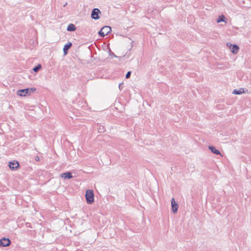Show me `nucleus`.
<instances>
[{
	"label": "nucleus",
	"instance_id": "nucleus-1",
	"mask_svg": "<svg viewBox=\"0 0 251 251\" xmlns=\"http://www.w3.org/2000/svg\"><path fill=\"white\" fill-rule=\"evenodd\" d=\"M85 198L88 204H92L94 202V195L93 190L90 189L86 190Z\"/></svg>",
	"mask_w": 251,
	"mask_h": 251
},
{
	"label": "nucleus",
	"instance_id": "nucleus-2",
	"mask_svg": "<svg viewBox=\"0 0 251 251\" xmlns=\"http://www.w3.org/2000/svg\"><path fill=\"white\" fill-rule=\"evenodd\" d=\"M34 91H35V88L21 89L17 91V95L21 97H25L27 94H30Z\"/></svg>",
	"mask_w": 251,
	"mask_h": 251
},
{
	"label": "nucleus",
	"instance_id": "nucleus-3",
	"mask_svg": "<svg viewBox=\"0 0 251 251\" xmlns=\"http://www.w3.org/2000/svg\"><path fill=\"white\" fill-rule=\"evenodd\" d=\"M111 31V28L109 26H104L99 32V34L100 37H104L107 35Z\"/></svg>",
	"mask_w": 251,
	"mask_h": 251
},
{
	"label": "nucleus",
	"instance_id": "nucleus-4",
	"mask_svg": "<svg viewBox=\"0 0 251 251\" xmlns=\"http://www.w3.org/2000/svg\"><path fill=\"white\" fill-rule=\"evenodd\" d=\"M10 243L11 242L8 238H3L0 240V246L7 247Z\"/></svg>",
	"mask_w": 251,
	"mask_h": 251
},
{
	"label": "nucleus",
	"instance_id": "nucleus-5",
	"mask_svg": "<svg viewBox=\"0 0 251 251\" xmlns=\"http://www.w3.org/2000/svg\"><path fill=\"white\" fill-rule=\"evenodd\" d=\"M171 205L172 207V210L174 213H176L178 209V205L175 201L174 198H172L171 200Z\"/></svg>",
	"mask_w": 251,
	"mask_h": 251
},
{
	"label": "nucleus",
	"instance_id": "nucleus-6",
	"mask_svg": "<svg viewBox=\"0 0 251 251\" xmlns=\"http://www.w3.org/2000/svg\"><path fill=\"white\" fill-rule=\"evenodd\" d=\"M60 177L64 179H70L73 177L71 172H66L60 174Z\"/></svg>",
	"mask_w": 251,
	"mask_h": 251
},
{
	"label": "nucleus",
	"instance_id": "nucleus-7",
	"mask_svg": "<svg viewBox=\"0 0 251 251\" xmlns=\"http://www.w3.org/2000/svg\"><path fill=\"white\" fill-rule=\"evenodd\" d=\"M19 166V164L18 161L10 162L9 163V167L11 169H16Z\"/></svg>",
	"mask_w": 251,
	"mask_h": 251
},
{
	"label": "nucleus",
	"instance_id": "nucleus-8",
	"mask_svg": "<svg viewBox=\"0 0 251 251\" xmlns=\"http://www.w3.org/2000/svg\"><path fill=\"white\" fill-rule=\"evenodd\" d=\"M208 149L211 151L212 153H213L215 154H217V155H220L221 156H222L220 151L219 150H218L217 149H216V148L214 147V146H209L208 147Z\"/></svg>",
	"mask_w": 251,
	"mask_h": 251
},
{
	"label": "nucleus",
	"instance_id": "nucleus-9",
	"mask_svg": "<svg viewBox=\"0 0 251 251\" xmlns=\"http://www.w3.org/2000/svg\"><path fill=\"white\" fill-rule=\"evenodd\" d=\"M239 47L236 45H231L230 46V50L234 54L237 53L239 50Z\"/></svg>",
	"mask_w": 251,
	"mask_h": 251
},
{
	"label": "nucleus",
	"instance_id": "nucleus-10",
	"mask_svg": "<svg viewBox=\"0 0 251 251\" xmlns=\"http://www.w3.org/2000/svg\"><path fill=\"white\" fill-rule=\"evenodd\" d=\"M72 44L71 42H68L67 44H66L63 48V51L65 55H66L69 48L72 46Z\"/></svg>",
	"mask_w": 251,
	"mask_h": 251
},
{
	"label": "nucleus",
	"instance_id": "nucleus-11",
	"mask_svg": "<svg viewBox=\"0 0 251 251\" xmlns=\"http://www.w3.org/2000/svg\"><path fill=\"white\" fill-rule=\"evenodd\" d=\"M67 30L68 31H74L76 30V28L74 24H70L67 26Z\"/></svg>",
	"mask_w": 251,
	"mask_h": 251
},
{
	"label": "nucleus",
	"instance_id": "nucleus-12",
	"mask_svg": "<svg viewBox=\"0 0 251 251\" xmlns=\"http://www.w3.org/2000/svg\"><path fill=\"white\" fill-rule=\"evenodd\" d=\"M101 14V12L98 8H95L93 10L91 16H99Z\"/></svg>",
	"mask_w": 251,
	"mask_h": 251
},
{
	"label": "nucleus",
	"instance_id": "nucleus-13",
	"mask_svg": "<svg viewBox=\"0 0 251 251\" xmlns=\"http://www.w3.org/2000/svg\"><path fill=\"white\" fill-rule=\"evenodd\" d=\"M244 93V89L241 88L239 90L235 89L233 91V94L235 95H240Z\"/></svg>",
	"mask_w": 251,
	"mask_h": 251
},
{
	"label": "nucleus",
	"instance_id": "nucleus-14",
	"mask_svg": "<svg viewBox=\"0 0 251 251\" xmlns=\"http://www.w3.org/2000/svg\"><path fill=\"white\" fill-rule=\"evenodd\" d=\"M226 17L223 16V17H219V18L216 20V22L217 23H220L221 22H226Z\"/></svg>",
	"mask_w": 251,
	"mask_h": 251
},
{
	"label": "nucleus",
	"instance_id": "nucleus-15",
	"mask_svg": "<svg viewBox=\"0 0 251 251\" xmlns=\"http://www.w3.org/2000/svg\"><path fill=\"white\" fill-rule=\"evenodd\" d=\"M41 65L40 64H38L33 69V70L35 72H37L39 70V69H41Z\"/></svg>",
	"mask_w": 251,
	"mask_h": 251
},
{
	"label": "nucleus",
	"instance_id": "nucleus-16",
	"mask_svg": "<svg viewBox=\"0 0 251 251\" xmlns=\"http://www.w3.org/2000/svg\"><path fill=\"white\" fill-rule=\"evenodd\" d=\"M130 75H131V72L129 71L126 73V78H128L130 76Z\"/></svg>",
	"mask_w": 251,
	"mask_h": 251
},
{
	"label": "nucleus",
	"instance_id": "nucleus-17",
	"mask_svg": "<svg viewBox=\"0 0 251 251\" xmlns=\"http://www.w3.org/2000/svg\"><path fill=\"white\" fill-rule=\"evenodd\" d=\"M92 19L95 20H98L100 17H91Z\"/></svg>",
	"mask_w": 251,
	"mask_h": 251
},
{
	"label": "nucleus",
	"instance_id": "nucleus-18",
	"mask_svg": "<svg viewBox=\"0 0 251 251\" xmlns=\"http://www.w3.org/2000/svg\"><path fill=\"white\" fill-rule=\"evenodd\" d=\"M35 160H36V161H39V157H38V156H37V157H36V158H35Z\"/></svg>",
	"mask_w": 251,
	"mask_h": 251
}]
</instances>
